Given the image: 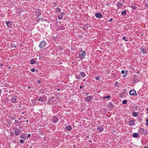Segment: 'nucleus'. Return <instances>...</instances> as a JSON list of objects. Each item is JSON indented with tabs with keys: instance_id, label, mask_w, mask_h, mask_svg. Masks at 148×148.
<instances>
[{
	"instance_id": "nucleus-1",
	"label": "nucleus",
	"mask_w": 148,
	"mask_h": 148,
	"mask_svg": "<svg viewBox=\"0 0 148 148\" xmlns=\"http://www.w3.org/2000/svg\"><path fill=\"white\" fill-rule=\"evenodd\" d=\"M85 53L86 52L85 51H80V54H79L80 58H83L85 56Z\"/></svg>"
},
{
	"instance_id": "nucleus-2",
	"label": "nucleus",
	"mask_w": 148,
	"mask_h": 148,
	"mask_svg": "<svg viewBox=\"0 0 148 148\" xmlns=\"http://www.w3.org/2000/svg\"><path fill=\"white\" fill-rule=\"evenodd\" d=\"M46 44V42L44 41H41L39 45V47L40 48L42 49L45 47Z\"/></svg>"
},
{
	"instance_id": "nucleus-3",
	"label": "nucleus",
	"mask_w": 148,
	"mask_h": 148,
	"mask_svg": "<svg viewBox=\"0 0 148 148\" xmlns=\"http://www.w3.org/2000/svg\"><path fill=\"white\" fill-rule=\"evenodd\" d=\"M58 121V118L55 116H53L51 119V121L53 123H56Z\"/></svg>"
},
{
	"instance_id": "nucleus-4",
	"label": "nucleus",
	"mask_w": 148,
	"mask_h": 148,
	"mask_svg": "<svg viewBox=\"0 0 148 148\" xmlns=\"http://www.w3.org/2000/svg\"><path fill=\"white\" fill-rule=\"evenodd\" d=\"M129 94L131 95H136L137 94L136 91L134 90H131L129 92Z\"/></svg>"
},
{
	"instance_id": "nucleus-5",
	"label": "nucleus",
	"mask_w": 148,
	"mask_h": 148,
	"mask_svg": "<svg viewBox=\"0 0 148 148\" xmlns=\"http://www.w3.org/2000/svg\"><path fill=\"white\" fill-rule=\"evenodd\" d=\"M92 96H88L86 98L85 100L87 102H89L92 100Z\"/></svg>"
},
{
	"instance_id": "nucleus-6",
	"label": "nucleus",
	"mask_w": 148,
	"mask_h": 148,
	"mask_svg": "<svg viewBox=\"0 0 148 148\" xmlns=\"http://www.w3.org/2000/svg\"><path fill=\"white\" fill-rule=\"evenodd\" d=\"M95 16L97 18H101L102 16L101 13L100 12L96 13Z\"/></svg>"
},
{
	"instance_id": "nucleus-7",
	"label": "nucleus",
	"mask_w": 148,
	"mask_h": 148,
	"mask_svg": "<svg viewBox=\"0 0 148 148\" xmlns=\"http://www.w3.org/2000/svg\"><path fill=\"white\" fill-rule=\"evenodd\" d=\"M37 61V59L35 58H34L32 59L30 61V63L31 64H34Z\"/></svg>"
},
{
	"instance_id": "nucleus-8",
	"label": "nucleus",
	"mask_w": 148,
	"mask_h": 148,
	"mask_svg": "<svg viewBox=\"0 0 148 148\" xmlns=\"http://www.w3.org/2000/svg\"><path fill=\"white\" fill-rule=\"evenodd\" d=\"M123 4L119 2H118L116 4V5L118 7V8H120L123 6Z\"/></svg>"
},
{
	"instance_id": "nucleus-9",
	"label": "nucleus",
	"mask_w": 148,
	"mask_h": 148,
	"mask_svg": "<svg viewBox=\"0 0 148 148\" xmlns=\"http://www.w3.org/2000/svg\"><path fill=\"white\" fill-rule=\"evenodd\" d=\"M140 50L141 52H142L143 54H146L147 53V51L143 47L141 48Z\"/></svg>"
},
{
	"instance_id": "nucleus-10",
	"label": "nucleus",
	"mask_w": 148,
	"mask_h": 148,
	"mask_svg": "<svg viewBox=\"0 0 148 148\" xmlns=\"http://www.w3.org/2000/svg\"><path fill=\"white\" fill-rule=\"evenodd\" d=\"M15 134L16 135H19L21 133V132L18 129H16L15 130Z\"/></svg>"
},
{
	"instance_id": "nucleus-11",
	"label": "nucleus",
	"mask_w": 148,
	"mask_h": 148,
	"mask_svg": "<svg viewBox=\"0 0 148 148\" xmlns=\"http://www.w3.org/2000/svg\"><path fill=\"white\" fill-rule=\"evenodd\" d=\"M65 129L68 131H70L72 130V127L71 126L69 125L65 127Z\"/></svg>"
},
{
	"instance_id": "nucleus-12",
	"label": "nucleus",
	"mask_w": 148,
	"mask_h": 148,
	"mask_svg": "<svg viewBox=\"0 0 148 148\" xmlns=\"http://www.w3.org/2000/svg\"><path fill=\"white\" fill-rule=\"evenodd\" d=\"M22 121H18L17 120L15 119V123L16 125L19 126V124L22 122Z\"/></svg>"
},
{
	"instance_id": "nucleus-13",
	"label": "nucleus",
	"mask_w": 148,
	"mask_h": 148,
	"mask_svg": "<svg viewBox=\"0 0 148 148\" xmlns=\"http://www.w3.org/2000/svg\"><path fill=\"white\" fill-rule=\"evenodd\" d=\"M79 74L82 77H84L86 76V75L85 73L84 72H81L79 73Z\"/></svg>"
},
{
	"instance_id": "nucleus-14",
	"label": "nucleus",
	"mask_w": 148,
	"mask_h": 148,
	"mask_svg": "<svg viewBox=\"0 0 148 148\" xmlns=\"http://www.w3.org/2000/svg\"><path fill=\"white\" fill-rule=\"evenodd\" d=\"M129 125L130 126H133L134 125L133 121V120H130L129 122Z\"/></svg>"
},
{
	"instance_id": "nucleus-15",
	"label": "nucleus",
	"mask_w": 148,
	"mask_h": 148,
	"mask_svg": "<svg viewBox=\"0 0 148 148\" xmlns=\"http://www.w3.org/2000/svg\"><path fill=\"white\" fill-rule=\"evenodd\" d=\"M5 23L8 27H10L11 24L10 21H7L5 22Z\"/></svg>"
},
{
	"instance_id": "nucleus-16",
	"label": "nucleus",
	"mask_w": 148,
	"mask_h": 148,
	"mask_svg": "<svg viewBox=\"0 0 148 148\" xmlns=\"http://www.w3.org/2000/svg\"><path fill=\"white\" fill-rule=\"evenodd\" d=\"M139 134L137 133H134L133 134V136L134 138H137L139 136Z\"/></svg>"
},
{
	"instance_id": "nucleus-17",
	"label": "nucleus",
	"mask_w": 148,
	"mask_h": 148,
	"mask_svg": "<svg viewBox=\"0 0 148 148\" xmlns=\"http://www.w3.org/2000/svg\"><path fill=\"white\" fill-rule=\"evenodd\" d=\"M108 106L110 108H112L114 107V106L111 102H109Z\"/></svg>"
},
{
	"instance_id": "nucleus-18",
	"label": "nucleus",
	"mask_w": 148,
	"mask_h": 148,
	"mask_svg": "<svg viewBox=\"0 0 148 148\" xmlns=\"http://www.w3.org/2000/svg\"><path fill=\"white\" fill-rule=\"evenodd\" d=\"M11 102H14L16 101V96H14L13 97L11 98Z\"/></svg>"
},
{
	"instance_id": "nucleus-19",
	"label": "nucleus",
	"mask_w": 148,
	"mask_h": 148,
	"mask_svg": "<svg viewBox=\"0 0 148 148\" xmlns=\"http://www.w3.org/2000/svg\"><path fill=\"white\" fill-rule=\"evenodd\" d=\"M97 129L99 130L100 132H101L103 130V128L102 127H97Z\"/></svg>"
},
{
	"instance_id": "nucleus-20",
	"label": "nucleus",
	"mask_w": 148,
	"mask_h": 148,
	"mask_svg": "<svg viewBox=\"0 0 148 148\" xmlns=\"http://www.w3.org/2000/svg\"><path fill=\"white\" fill-rule=\"evenodd\" d=\"M144 129L143 128H141L139 132L140 133L143 134L144 133Z\"/></svg>"
},
{
	"instance_id": "nucleus-21",
	"label": "nucleus",
	"mask_w": 148,
	"mask_h": 148,
	"mask_svg": "<svg viewBox=\"0 0 148 148\" xmlns=\"http://www.w3.org/2000/svg\"><path fill=\"white\" fill-rule=\"evenodd\" d=\"M121 14L122 15H126L127 14L126 10H125L122 11L121 12Z\"/></svg>"
},
{
	"instance_id": "nucleus-22",
	"label": "nucleus",
	"mask_w": 148,
	"mask_h": 148,
	"mask_svg": "<svg viewBox=\"0 0 148 148\" xmlns=\"http://www.w3.org/2000/svg\"><path fill=\"white\" fill-rule=\"evenodd\" d=\"M62 17H63V16H62V14H60V15H59L58 16V18L59 20L61 19L62 18Z\"/></svg>"
},
{
	"instance_id": "nucleus-23",
	"label": "nucleus",
	"mask_w": 148,
	"mask_h": 148,
	"mask_svg": "<svg viewBox=\"0 0 148 148\" xmlns=\"http://www.w3.org/2000/svg\"><path fill=\"white\" fill-rule=\"evenodd\" d=\"M138 114L137 112H134L133 113V116L135 117H136L137 116Z\"/></svg>"
},
{
	"instance_id": "nucleus-24",
	"label": "nucleus",
	"mask_w": 148,
	"mask_h": 148,
	"mask_svg": "<svg viewBox=\"0 0 148 148\" xmlns=\"http://www.w3.org/2000/svg\"><path fill=\"white\" fill-rule=\"evenodd\" d=\"M60 10H61L59 8L57 7L56 8V12H58V13L60 12Z\"/></svg>"
},
{
	"instance_id": "nucleus-25",
	"label": "nucleus",
	"mask_w": 148,
	"mask_h": 148,
	"mask_svg": "<svg viewBox=\"0 0 148 148\" xmlns=\"http://www.w3.org/2000/svg\"><path fill=\"white\" fill-rule=\"evenodd\" d=\"M110 98V96L109 95H107L106 96L103 97V99H109Z\"/></svg>"
},
{
	"instance_id": "nucleus-26",
	"label": "nucleus",
	"mask_w": 148,
	"mask_h": 148,
	"mask_svg": "<svg viewBox=\"0 0 148 148\" xmlns=\"http://www.w3.org/2000/svg\"><path fill=\"white\" fill-rule=\"evenodd\" d=\"M115 86L119 87V83L118 82L116 81L115 83Z\"/></svg>"
},
{
	"instance_id": "nucleus-27",
	"label": "nucleus",
	"mask_w": 148,
	"mask_h": 148,
	"mask_svg": "<svg viewBox=\"0 0 148 148\" xmlns=\"http://www.w3.org/2000/svg\"><path fill=\"white\" fill-rule=\"evenodd\" d=\"M130 7L131 8H133L134 9H136L137 7L135 6H131Z\"/></svg>"
},
{
	"instance_id": "nucleus-28",
	"label": "nucleus",
	"mask_w": 148,
	"mask_h": 148,
	"mask_svg": "<svg viewBox=\"0 0 148 148\" xmlns=\"http://www.w3.org/2000/svg\"><path fill=\"white\" fill-rule=\"evenodd\" d=\"M123 39L125 41H127V38H126L125 36H123Z\"/></svg>"
},
{
	"instance_id": "nucleus-29",
	"label": "nucleus",
	"mask_w": 148,
	"mask_h": 148,
	"mask_svg": "<svg viewBox=\"0 0 148 148\" xmlns=\"http://www.w3.org/2000/svg\"><path fill=\"white\" fill-rule=\"evenodd\" d=\"M100 79V77L99 76H97L95 77V79L96 80H98L99 79Z\"/></svg>"
},
{
	"instance_id": "nucleus-30",
	"label": "nucleus",
	"mask_w": 148,
	"mask_h": 148,
	"mask_svg": "<svg viewBox=\"0 0 148 148\" xmlns=\"http://www.w3.org/2000/svg\"><path fill=\"white\" fill-rule=\"evenodd\" d=\"M20 141L21 143H23L24 142V140L22 139L20 140Z\"/></svg>"
},
{
	"instance_id": "nucleus-31",
	"label": "nucleus",
	"mask_w": 148,
	"mask_h": 148,
	"mask_svg": "<svg viewBox=\"0 0 148 148\" xmlns=\"http://www.w3.org/2000/svg\"><path fill=\"white\" fill-rule=\"evenodd\" d=\"M35 71V69L34 68L32 69H31V71L33 72H34Z\"/></svg>"
},
{
	"instance_id": "nucleus-32",
	"label": "nucleus",
	"mask_w": 148,
	"mask_h": 148,
	"mask_svg": "<svg viewBox=\"0 0 148 148\" xmlns=\"http://www.w3.org/2000/svg\"><path fill=\"white\" fill-rule=\"evenodd\" d=\"M146 121L147 122L146 125L147 126H148V119H146Z\"/></svg>"
},
{
	"instance_id": "nucleus-33",
	"label": "nucleus",
	"mask_w": 148,
	"mask_h": 148,
	"mask_svg": "<svg viewBox=\"0 0 148 148\" xmlns=\"http://www.w3.org/2000/svg\"><path fill=\"white\" fill-rule=\"evenodd\" d=\"M122 74H124L125 73V71L124 70H122L121 72Z\"/></svg>"
},
{
	"instance_id": "nucleus-34",
	"label": "nucleus",
	"mask_w": 148,
	"mask_h": 148,
	"mask_svg": "<svg viewBox=\"0 0 148 148\" xmlns=\"http://www.w3.org/2000/svg\"><path fill=\"white\" fill-rule=\"evenodd\" d=\"M39 101H44L42 100V99L40 97L39 99L38 100Z\"/></svg>"
},
{
	"instance_id": "nucleus-35",
	"label": "nucleus",
	"mask_w": 148,
	"mask_h": 148,
	"mask_svg": "<svg viewBox=\"0 0 148 148\" xmlns=\"http://www.w3.org/2000/svg\"><path fill=\"white\" fill-rule=\"evenodd\" d=\"M30 136H31V134H29L28 135V136H27V137L28 138H29L30 137Z\"/></svg>"
},
{
	"instance_id": "nucleus-36",
	"label": "nucleus",
	"mask_w": 148,
	"mask_h": 148,
	"mask_svg": "<svg viewBox=\"0 0 148 148\" xmlns=\"http://www.w3.org/2000/svg\"><path fill=\"white\" fill-rule=\"evenodd\" d=\"M88 141L90 143H92V141L90 140H89Z\"/></svg>"
},
{
	"instance_id": "nucleus-37",
	"label": "nucleus",
	"mask_w": 148,
	"mask_h": 148,
	"mask_svg": "<svg viewBox=\"0 0 148 148\" xmlns=\"http://www.w3.org/2000/svg\"><path fill=\"white\" fill-rule=\"evenodd\" d=\"M113 19H110L109 20V22H111L112 21V20Z\"/></svg>"
},
{
	"instance_id": "nucleus-38",
	"label": "nucleus",
	"mask_w": 148,
	"mask_h": 148,
	"mask_svg": "<svg viewBox=\"0 0 148 148\" xmlns=\"http://www.w3.org/2000/svg\"><path fill=\"white\" fill-rule=\"evenodd\" d=\"M122 102H127V100H124Z\"/></svg>"
},
{
	"instance_id": "nucleus-39",
	"label": "nucleus",
	"mask_w": 148,
	"mask_h": 148,
	"mask_svg": "<svg viewBox=\"0 0 148 148\" xmlns=\"http://www.w3.org/2000/svg\"><path fill=\"white\" fill-rule=\"evenodd\" d=\"M83 87V86H80L79 87V88L81 89Z\"/></svg>"
},
{
	"instance_id": "nucleus-40",
	"label": "nucleus",
	"mask_w": 148,
	"mask_h": 148,
	"mask_svg": "<svg viewBox=\"0 0 148 148\" xmlns=\"http://www.w3.org/2000/svg\"><path fill=\"white\" fill-rule=\"evenodd\" d=\"M41 82V81H40V80H38V83H40Z\"/></svg>"
},
{
	"instance_id": "nucleus-41",
	"label": "nucleus",
	"mask_w": 148,
	"mask_h": 148,
	"mask_svg": "<svg viewBox=\"0 0 148 148\" xmlns=\"http://www.w3.org/2000/svg\"><path fill=\"white\" fill-rule=\"evenodd\" d=\"M61 13V14L62 15H63L64 14V12H62Z\"/></svg>"
},
{
	"instance_id": "nucleus-42",
	"label": "nucleus",
	"mask_w": 148,
	"mask_h": 148,
	"mask_svg": "<svg viewBox=\"0 0 148 148\" xmlns=\"http://www.w3.org/2000/svg\"><path fill=\"white\" fill-rule=\"evenodd\" d=\"M2 92V90L0 89V94Z\"/></svg>"
},
{
	"instance_id": "nucleus-43",
	"label": "nucleus",
	"mask_w": 148,
	"mask_h": 148,
	"mask_svg": "<svg viewBox=\"0 0 148 148\" xmlns=\"http://www.w3.org/2000/svg\"><path fill=\"white\" fill-rule=\"evenodd\" d=\"M146 110H148L147 112V114H148V107L147 108Z\"/></svg>"
},
{
	"instance_id": "nucleus-44",
	"label": "nucleus",
	"mask_w": 148,
	"mask_h": 148,
	"mask_svg": "<svg viewBox=\"0 0 148 148\" xmlns=\"http://www.w3.org/2000/svg\"><path fill=\"white\" fill-rule=\"evenodd\" d=\"M122 103L124 104H126L127 103V102H122Z\"/></svg>"
},
{
	"instance_id": "nucleus-45",
	"label": "nucleus",
	"mask_w": 148,
	"mask_h": 148,
	"mask_svg": "<svg viewBox=\"0 0 148 148\" xmlns=\"http://www.w3.org/2000/svg\"><path fill=\"white\" fill-rule=\"evenodd\" d=\"M143 148H148V147H146V146H145Z\"/></svg>"
},
{
	"instance_id": "nucleus-46",
	"label": "nucleus",
	"mask_w": 148,
	"mask_h": 148,
	"mask_svg": "<svg viewBox=\"0 0 148 148\" xmlns=\"http://www.w3.org/2000/svg\"><path fill=\"white\" fill-rule=\"evenodd\" d=\"M28 88H29V89H30V88H31V87H30V86H28Z\"/></svg>"
},
{
	"instance_id": "nucleus-47",
	"label": "nucleus",
	"mask_w": 148,
	"mask_h": 148,
	"mask_svg": "<svg viewBox=\"0 0 148 148\" xmlns=\"http://www.w3.org/2000/svg\"><path fill=\"white\" fill-rule=\"evenodd\" d=\"M20 137L21 138H23V137L22 136H20Z\"/></svg>"
},
{
	"instance_id": "nucleus-48",
	"label": "nucleus",
	"mask_w": 148,
	"mask_h": 148,
	"mask_svg": "<svg viewBox=\"0 0 148 148\" xmlns=\"http://www.w3.org/2000/svg\"><path fill=\"white\" fill-rule=\"evenodd\" d=\"M21 114H24V112H21Z\"/></svg>"
},
{
	"instance_id": "nucleus-49",
	"label": "nucleus",
	"mask_w": 148,
	"mask_h": 148,
	"mask_svg": "<svg viewBox=\"0 0 148 148\" xmlns=\"http://www.w3.org/2000/svg\"><path fill=\"white\" fill-rule=\"evenodd\" d=\"M29 147L30 148H33L32 147H31V146H29Z\"/></svg>"
},
{
	"instance_id": "nucleus-50",
	"label": "nucleus",
	"mask_w": 148,
	"mask_h": 148,
	"mask_svg": "<svg viewBox=\"0 0 148 148\" xmlns=\"http://www.w3.org/2000/svg\"><path fill=\"white\" fill-rule=\"evenodd\" d=\"M26 121L27 122H28V120H27Z\"/></svg>"
},
{
	"instance_id": "nucleus-51",
	"label": "nucleus",
	"mask_w": 148,
	"mask_h": 148,
	"mask_svg": "<svg viewBox=\"0 0 148 148\" xmlns=\"http://www.w3.org/2000/svg\"><path fill=\"white\" fill-rule=\"evenodd\" d=\"M58 91H59V90H60V89H58Z\"/></svg>"
},
{
	"instance_id": "nucleus-52",
	"label": "nucleus",
	"mask_w": 148,
	"mask_h": 148,
	"mask_svg": "<svg viewBox=\"0 0 148 148\" xmlns=\"http://www.w3.org/2000/svg\"><path fill=\"white\" fill-rule=\"evenodd\" d=\"M126 74H127V72H127V71H126Z\"/></svg>"
},
{
	"instance_id": "nucleus-53",
	"label": "nucleus",
	"mask_w": 148,
	"mask_h": 148,
	"mask_svg": "<svg viewBox=\"0 0 148 148\" xmlns=\"http://www.w3.org/2000/svg\"><path fill=\"white\" fill-rule=\"evenodd\" d=\"M126 74H127V72H127V71H126Z\"/></svg>"
},
{
	"instance_id": "nucleus-54",
	"label": "nucleus",
	"mask_w": 148,
	"mask_h": 148,
	"mask_svg": "<svg viewBox=\"0 0 148 148\" xmlns=\"http://www.w3.org/2000/svg\"><path fill=\"white\" fill-rule=\"evenodd\" d=\"M2 66L3 65L2 64H0Z\"/></svg>"
},
{
	"instance_id": "nucleus-55",
	"label": "nucleus",
	"mask_w": 148,
	"mask_h": 148,
	"mask_svg": "<svg viewBox=\"0 0 148 148\" xmlns=\"http://www.w3.org/2000/svg\"><path fill=\"white\" fill-rule=\"evenodd\" d=\"M38 11H39V10H36V12H37Z\"/></svg>"
},
{
	"instance_id": "nucleus-56",
	"label": "nucleus",
	"mask_w": 148,
	"mask_h": 148,
	"mask_svg": "<svg viewBox=\"0 0 148 148\" xmlns=\"http://www.w3.org/2000/svg\"><path fill=\"white\" fill-rule=\"evenodd\" d=\"M41 14V13H39V14Z\"/></svg>"
},
{
	"instance_id": "nucleus-57",
	"label": "nucleus",
	"mask_w": 148,
	"mask_h": 148,
	"mask_svg": "<svg viewBox=\"0 0 148 148\" xmlns=\"http://www.w3.org/2000/svg\"><path fill=\"white\" fill-rule=\"evenodd\" d=\"M124 76H125V75H124Z\"/></svg>"
},
{
	"instance_id": "nucleus-58",
	"label": "nucleus",
	"mask_w": 148,
	"mask_h": 148,
	"mask_svg": "<svg viewBox=\"0 0 148 148\" xmlns=\"http://www.w3.org/2000/svg\"><path fill=\"white\" fill-rule=\"evenodd\" d=\"M55 5H56L55 6H56V4H55Z\"/></svg>"
}]
</instances>
